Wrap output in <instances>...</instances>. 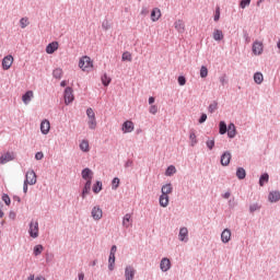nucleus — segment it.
Masks as SVG:
<instances>
[{
  "instance_id": "17",
  "label": "nucleus",
  "mask_w": 280,
  "mask_h": 280,
  "mask_svg": "<svg viewBox=\"0 0 280 280\" xmlns=\"http://www.w3.org/2000/svg\"><path fill=\"white\" fill-rule=\"evenodd\" d=\"M269 202H279L280 201V192L279 191H271L268 196Z\"/></svg>"
},
{
  "instance_id": "20",
  "label": "nucleus",
  "mask_w": 280,
  "mask_h": 280,
  "mask_svg": "<svg viewBox=\"0 0 280 280\" xmlns=\"http://www.w3.org/2000/svg\"><path fill=\"white\" fill-rule=\"evenodd\" d=\"M187 235H189V230H187V228H182L179 230V241L180 242H187Z\"/></svg>"
},
{
  "instance_id": "62",
  "label": "nucleus",
  "mask_w": 280,
  "mask_h": 280,
  "mask_svg": "<svg viewBox=\"0 0 280 280\" xmlns=\"http://www.w3.org/2000/svg\"><path fill=\"white\" fill-rule=\"evenodd\" d=\"M141 14H142L143 16H148V14H149L148 9H142Z\"/></svg>"
},
{
  "instance_id": "57",
  "label": "nucleus",
  "mask_w": 280,
  "mask_h": 280,
  "mask_svg": "<svg viewBox=\"0 0 280 280\" xmlns=\"http://www.w3.org/2000/svg\"><path fill=\"white\" fill-rule=\"evenodd\" d=\"M214 21H220V8L215 11Z\"/></svg>"
},
{
  "instance_id": "22",
  "label": "nucleus",
  "mask_w": 280,
  "mask_h": 280,
  "mask_svg": "<svg viewBox=\"0 0 280 280\" xmlns=\"http://www.w3.org/2000/svg\"><path fill=\"white\" fill-rule=\"evenodd\" d=\"M34 97V92L33 91H27L23 96L22 101L24 104H30L32 102V98Z\"/></svg>"
},
{
  "instance_id": "27",
  "label": "nucleus",
  "mask_w": 280,
  "mask_h": 280,
  "mask_svg": "<svg viewBox=\"0 0 280 280\" xmlns=\"http://www.w3.org/2000/svg\"><path fill=\"white\" fill-rule=\"evenodd\" d=\"M236 176L238 180H244V178H246V170H244V167H238L236 171Z\"/></svg>"
},
{
  "instance_id": "29",
  "label": "nucleus",
  "mask_w": 280,
  "mask_h": 280,
  "mask_svg": "<svg viewBox=\"0 0 280 280\" xmlns=\"http://www.w3.org/2000/svg\"><path fill=\"white\" fill-rule=\"evenodd\" d=\"M254 82H256V84H261V82H264V74L261 72H256L254 74Z\"/></svg>"
},
{
  "instance_id": "61",
  "label": "nucleus",
  "mask_w": 280,
  "mask_h": 280,
  "mask_svg": "<svg viewBox=\"0 0 280 280\" xmlns=\"http://www.w3.org/2000/svg\"><path fill=\"white\" fill-rule=\"evenodd\" d=\"M27 185H30V184H27V182H24V185H23V191H24V194H27Z\"/></svg>"
},
{
  "instance_id": "45",
  "label": "nucleus",
  "mask_w": 280,
  "mask_h": 280,
  "mask_svg": "<svg viewBox=\"0 0 280 280\" xmlns=\"http://www.w3.org/2000/svg\"><path fill=\"white\" fill-rule=\"evenodd\" d=\"M119 177H115L112 182V189H118L119 188Z\"/></svg>"
},
{
  "instance_id": "40",
  "label": "nucleus",
  "mask_w": 280,
  "mask_h": 280,
  "mask_svg": "<svg viewBox=\"0 0 280 280\" xmlns=\"http://www.w3.org/2000/svg\"><path fill=\"white\" fill-rule=\"evenodd\" d=\"M20 25H21L22 30H25V27L30 25V20H27V18H22L20 20Z\"/></svg>"
},
{
  "instance_id": "35",
  "label": "nucleus",
  "mask_w": 280,
  "mask_h": 280,
  "mask_svg": "<svg viewBox=\"0 0 280 280\" xmlns=\"http://www.w3.org/2000/svg\"><path fill=\"white\" fill-rule=\"evenodd\" d=\"M174 174H176V166L171 165L167 167L165 175L166 176H174Z\"/></svg>"
},
{
  "instance_id": "39",
  "label": "nucleus",
  "mask_w": 280,
  "mask_h": 280,
  "mask_svg": "<svg viewBox=\"0 0 280 280\" xmlns=\"http://www.w3.org/2000/svg\"><path fill=\"white\" fill-rule=\"evenodd\" d=\"M94 194H100L102 191V182H96V184L93 186Z\"/></svg>"
},
{
  "instance_id": "10",
  "label": "nucleus",
  "mask_w": 280,
  "mask_h": 280,
  "mask_svg": "<svg viewBox=\"0 0 280 280\" xmlns=\"http://www.w3.org/2000/svg\"><path fill=\"white\" fill-rule=\"evenodd\" d=\"M104 215V212L102 211V208H100V206H95L92 209V218L93 220H102Z\"/></svg>"
},
{
  "instance_id": "36",
  "label": "nucleus",
  "mask_w": 280,
  "mask_h": 280,
  "mask_svg": "<svg viewBox=\"0 0 280 280\" xmlns=\"http://www.w3.org/2000/svg\"><path fill=\"white\" fill-rule=\"evenodd\" d=\"M101 80H102V84H103L104 86H108V84H110V82H112V79L108 77V74H104V75L101 78Z\"/></svg>"
},
{
  "instance_id": "21",
  "label": "nucleus",
  "mask_w": 280,
  "mask_h": 280,
  "mask_svg": "<svg viewBox=\"0 0 280 280\" xmlns=\"http://www.w3.org/2000/svg\"><path fill=\"white\" fill-rule=\"evenodd\" d=\"M174 191V187H172V184H165L162 186V196H170Z\"/></svg>"
},
{
  "instance_id": "53",
  "label": "nucleus",
  "mask_w": 280,
  "mask_h": 280,
  "mask_svg": "<svg viewBox=\"0 0 280 280\" xmlns=\"http://www.w3.org/2000/svg\"><path fill=\"white\" fill-rule=\"evenodd\" d=\"M219 80H220L222 86H224V84H228V82H229V81L226 80V74H223L222 77H220Z\"/></svg>"
},
{
  "instance_id": "23",
  "label": "nucleus",
  "mask_w": 280,
  "mask_h": 280,
  "mask_svg": "<svg viewBox=\"0 0 280 280\" xmlns=\"http://www.w3.org/2000/svg\"><path fill=\"white\" fill-rule=\"evenodd\" d=\"M212 38L214 40H224V33L221 30L215 28L212 33Z\"/></svg>"
},
{
  "instance_id": "47",
  "label": "nucleus",
  "mask_w": 280,
  "mask_h": 280,
  "mask_svg": "<svg viewBox=\"0 0 280 280\" xmlns=\"http://www.w3.org/2000/svg\"><path fill=\"white\" fill-rule=\"evenodd\" d=\"M259 209H261V206H259L258 203H254L249 207L250 213H255V211H259Z\"/></svg>"
},
{
  "instance_id": "33",
  "label": "nucleus",
  "mask_w": 280,
  "mask_h": 280,
  "mask_svg": "<svg viewBox=\"0 0 280 280\" xmlns=\"http://www.w3.org/2000/svg\"><path fill=\"white\" fill-rule=\"evenodd\" d=\"M62 69L61 68H56L54 71H52V75L54 78H56V80H60V78H62Z\"/></svg>"
},
{
  "instance_id": "60",
  "label": "nucleus",
  "mask_w": 280,
  "mask_h": 280,
  "mask_svg": "<svg viewBox=\"0 0 280 280\" xmlns=\"http://www.w3.org/2000/svg\"><path fill=\"white\" fill-rule=\"evenodd\" d=\"M5 213H3V203L0 201V218H3Z\"/></svg>"
},
{
  "instance_id": "26",
  "label": "nucleus",
  "mask_w": 280,
  "mask_h": 280,
  "mask_svg": "<svg viewBox=\"0 0 280 280\" xmlns=\"http://www.w3.org/2000/svg\"><path fill=\"white\" fill-rule=\"evenodd\" d=\"M160 205L162 206V207H167L168 205H170V196H167V195H161L160 196Z\"/></svg>"
},
{
  "instance_id": "52",
  "label": "nucleus",
  "mask_w": 280,
  "mask_h": 280,
  "mask_svg": "<svg viewBox=\"0 0 280 280\" xmlns=\"http://www.w3.org/2000/svg\"><path fill=\"white\" fill-rule=\"evenodd\" d=\"M247 5H250V0H242L240 7L244 10Z\"/></svg>"
},
{
  "instance_id": "11",
  "label": "nucleus",
  "mask_w": 280,
  "mask_h": 280,
  "mask_svg": "<svg viewBox=\"0 0 280 280\" xmlns=\"http://www.w3.org/2000/svg\"><path fill=\"white\" fill-rule=\"evenodd\" d=\"M49 130H51V124L47 119L43 120L40 124L42 135H49Z\"/></svg>"
},
{
  "instance_id": "1",
  "label": "nucleus",
  "mask_w": 280,
  "mask_h": 280,
  "mask_svg": "<svg viewBox=\"0 0 280 280\" xmlns=\"http://www.w3.org/2000/svg\"><path fill=\"white\" fill-rule=\"evenodd\" d=\"M79 67L83 71L89 72V71H91V69H93V60H91V57H89V56H83L79 60Z\"/></svg>"
},
{
  "instance_id": "12",
  "label": "nucleus",
  "mask_w": 280,
  "mask_h": 280,
  "mask_svg": "<svg viewBox=\"0 0 280 280\" xmlns=\"http://www.w3.org/2000/svg\"><path fill=\"white\" fill-rule=\"evenodd\" d=\"M160 268H161L162 272H167V270H170V268H172V261H170L168 258H163L160 262Z\"/></svg>"
},
{
  "instance_id": "6",
  "label": "nucleus",
  "mask_w": 280,
  "mask_h": 280,
  "mask_svg": "<svg viewBox=\"0 0 280 280\" xmlns=\"http://www.w3.org/2000/svg\"><path fill=\"white\" fill-rule=\"evenodd\" d=\"M135 275H137V270L132 266H127L125 268V279L126 280H135Z\"/></svg>"
},
{
  "instance_id": "25",
  "label": "nucleus",
  "mask_w": 280,
  "mask_h": 280,
  "mask_svg": "<svg viewBox=\"0 0 280 280\" xmlns=\"http://www.w3.org/2000/svg\"><path fill=\"white\" fill-rule=\"evenodd\" d=\"M89 194H91V179H89L86 183H85V186L82 190V198H86V196H89Z\"/></svg>"
},
{
  "instance_id": "2",
  "label": "nucleus",
  "mask_w": 280,
  "mask_h": 280,
  "mask_svg": "<svg viewBox=\"0 0 280 280\" xmlns=\"http://www.w3.org/2000/svg\"><path fill=\"white\" fill-rule=\"evenodd\" d=\"M28 233H30V235H31L34 240H36V237H38V221L32 220V221L30 222Z\"/></svg>"
},
{
  "instance_id": "30",
  "label": "nucleus",
  "mask_w": 280,
  "mask_h": 280,
  "mask_svg": "<svg viewBox=\"0 0 280 280\" xmlns=\"http://www.w3.org/2000/svg\"><path fill=\"white\" fill-rule=\"evenodd\" d=\"M88 126L90 130H95L97 128V120L95 118H89Z\"/></svg>"
},
{
  "instance_id": "55",
  "label": "nucleus",
  "mask_w": 280,
  "mask_h": 280,
  "mask_svg": "<svg viewBox=\"0 0 280 280\" xmlns=\"http://www.w3.org/2000/svg\"><path fill=\"white\" fill-rule=\"evenodd\" d=\"M27 280H45V278H43L42 276H38L36 278H34V275H31Z\"/></svg>"
},
{
  "instance_id": "13",
  "label": "nucleus",
  "mask_w": 280,
  "mask_h": 280,
  "mask_svg": "<svg viewBox=\"0 0 280 280\" xmlns=\"http://www.w3.org/2000/svg\"><path fill=\"white\" fill-rule=\"evenodd\" d=\"M122 226L125 229H130V226H132V214L127 213L124 215L122 218Z\"/></svg>"
},
{
  "instance_id": "4",
  "label": "nucleus",
  "mask_w": 280,
  "mask_h": 280,
  "mask_svg": "<svg viewBox=\"0 0 280 280\" xmlns=\"http://www.w3.org/2000/svg\"><path fill=\"white\" fill-rule=\"evenodd\" d=\"M63 97H65V104L67 106H68V104H71V102H73V100H75V96H73V89L66 88Z\"/></svg>"
},
{
  "instance_id": "46",
  "label": "nucleus",
  "mask_w": 280,
  "mask_h": 280,
  "mask_svg": "<svg viewBox=\"0 0 280 280\" xmlns=\"http://www.w3.org/2000/svg\"><path fill=\"white\" fill-rule=\"evenodd\" d=\"M122 60L124 61H128V62H132V55L130 52H124L122 54Z\"/></svg>"
},
{
  "instance_id": "50",
  "label": "nucleus",
  "mask_w": 280,
  "mask_h": 280,
  "mask_svg": "<svg viewBox=\"0 0 280 280\" xmlns=\"http://www.w3.org/2000/svg\"><path fill=\"white\" fill-rule=\"evenodd\" d=\"M149 113H151V115H156V113H159V107H156V105H151Z\"/></svg>"
},
{
  "instance_id": "5",
  "label": "nucleus",
  "mask_w": 280,
  "mask_h": 280,
  "mask_svg": "<svg viewBox=\"0 0 280 280\" xmlns=\"http://www.w3.org/2000/svg\"><path fill=\"white\" fill-rule=\"evenodd\" d=\"M36 173L33 170L27 171L24 182L28 185H36Z\"/></svg>"
},
{
  "instance_id": "59",
  "label": "nucleus",
  "mask_w": 280,
  "mask_h": 280,
  "mask_svg": "<svg viewBox=\"0 0 280 280\" xmlns=\"http://www.w3.org/2000/svg\"><path fill=\"white\" fill-rule=\"evenodd\" d=\"M115 253H117V246L113 245L109 255H114L115 256Z\"/></svg>"
},
{
  "instance_id": "7",
  "label": "nucleus",
  "mask_w": 280,
  "mask_h": 280,
  "mask_svg": "<svg viewBox=\"0 0 280 280\" xmlns=\"http://www.w3.org/2000/svg\"><path fill=\"white\" fill-rule=\"evenodd\" d=\"M253 54L255 56H261L264 54V44L261 42H255L253 44Z\"/></svg>"
},
{
  "instance_id": "42",
  "label": "nucleus",
  "mask_w": 280,
  "mask_h": 280,
  "mask_svg": "<svg viewBox=\"0 0 280 280\" xmlns=\"http://www.w3.org/2000/svg\"><path fill=\"white\" fill-rule=\"evenodd\" d=\"M2 200L7 205V207H10V205H12V200L10 199V196H8V194L2 195Z\"/></svg>"
},
{
  "instance_id": "37",
  "label": "nucleus",
  "mask_w": 280,
  "mask_h": 280,
  "mask_svg": "<svg viewBox=\"0 0 280 280\" xmlns=\"http://www.w3.org/2000/svg\"><path fill=\"white\" fill-rule=\"evenodd\" d=\"M219 132H220V135H226V122L220 121V124H219Z\"/></svg>"
},
{
  "instance_id": "44",
  "label": "nucleus",
  "mask_w": 280,
  "mask_h": 280,
  "mask_svg": "<svg viewBox=\"0 0 280 280\" xmlns=\"http://www.w3.org/2000/svg\"><path fill=\"white\" fill-rule=\"evenodd\" d=\"M86 116H88V119H93L95 118V112L93 110V108L89 107L86 109Z\"/></svg>"
},
{
  "instance_id": "48",
  "label": "nucleus",
  "mask_w": 280,
  "mask_h": 280,
  "mask_svg": "<svg viewBox=\"0 0 280 280\" xmlns=\"http://www.w3.org/2000/svg\"><path fill=\"white\" fill-rule=\"evenodd\" d=\"M208 110L209 113H215L218 110V103L210 104Z\"/></svg>"
},
{
  "instance_id": "19",
  "label": "nucleus",
  "mask_w": 280,
  "mask_h": 280,
  "mask_svg": "<svg viewBox=\"0 0 280 280\" xmlns=\"http://www.w3.org/2000/svg\"><path fill=\"white\" fill-rule=\"evenodd\" d=\"M175 30L179 33L183 34L185 32V22L183 20H177L175 23Z\"/></svg>"
},
{
  "instance_id": "41",
  "label": "nucleus",
  "mask_w": 280,
  "mask_h": 280,
  "mask_svg": "<svg viewBox=\"0 0 280 280\" xmlns=\"http://www.w3.org/2000/svg\"><path fill=\"white\" fill-rule=\"evenodd\" d=\"M43 250H44L43 245H36V246L34 247V255H35L36 257H38V255H40V253H43Z\"/></svg>"
},
{
  "instance_id": "14",
  "label": "nucleus",
  "mask_w": 280,
  "mask_h": 280,
  "mask_svg": "<svg viewBox=\"0 0 280 280\" xmlns=\"http://www.w3.org/2000/svg\"><path fill=\"white\" fill-rule=\"evenodd\" d=\"M221 242H223V244H229V242H231V230H223L221 233Z\"/></svg>"
},
{
  "instance_id": "31",
  "label": "nucleus",
  "mask_w": 280,
  "mask_h": 280,
  "mask_svg": "<svg viewBox=\"0 0 280 280\" xmlns=\"http://www.w3.org/2000/svg\"><path fill=\"white\" fill-rule=\"evenodd\" d=\"M269 178H270V176L268 175V173L262 174L259 179L260 187H264V185H266V183H268Z\"/></svg>"
},
{
  "instance_id": "3",
  "label": "nucleus",
  "mask_w": 280,
  "mask_h": 280,
  "mask_svg": "<svg viewBox=\"0 0 280 280\" xmlns=\"http://www.w3.org/2000/svg\"><path fill=\"white\" fill-rule=\"evenodd\" d=\"M12 65H14V57L12 55H8L2 59L3 71L10 70Z\"/></svg>"
},
{
  "instance_id": "28",
  "label": "nucleus",
  "mask_w": 280,
  "mask_h": 280,
  "mask_svg": "<svg viewBox=\"0 0 280 280\" xmlns=\"http://www.w3.org/2000/svg\"><path fill=\"white\" fill-rule=\"evenodd\" d=\"M92 174L93 172H91V168H84L82 171V178H84V180H91Z\"/></svg>"
},
{
  "instance_id": "49",
  "label": "nucleus",
  "mask_w": 280,
  "mask_h": 280,
  "mask_svg": "<svg viewBox=\"0 0 280 280\" xmlns=\"http://www.w3.org/2000/svg\"><path fill=\"white\" fill-rule=\"evenodd\" d=\"M178 84L179 86H185V84H187V79H185V77H178Z\"/></svg>"
},
{
  "instance_id": "51",
  "label": "nucleus",
  "mask_w": 280,
  "mask_h": 280,
  "mask_svg": "<svg viewBox=\"0 0 280 280\" xmlns=\"http://www.w3.org/2000/svg\"><path fill=\"white\" fill-rule=\"evenodd\" d=\"M206 145H207V148H209V150H211L212 148L215 147V140H208L206 142Z\"/></svg>"
},
{
  "instance_id": "15",
  "label": "nucleus",
  "mask_w": 280,
  "mask_h": 280,
  "mask_svg": "<svg viewBox=\"0 0 280 280\" xmlns=\"http://www.w3.org/2000/svg\"><path fill=\"white\" fill-rule=\"evenodd\" d=\"M229 163H231V152L226 151L221 156V165L226 167V165H229Z\"/></svg>"
},
{
  "instance_id": "18",
  "label": "nucleus",
  "mask_w": 280,
  "mask_h": 280,
  "mask_svg": "<svg viewBox=\"0 0 280 280\" xmlns=\"http://www.w3.org/2000/svg\"><path fill=\"white\" fill-rule=\"evenodd\" d=\"M55 51H58V42H52L46 47V54H54Z\"/></svg>"
},
{
  "instance_id": "32",
  "label": "nucleus",
  "mask_w": 280,
  "mask_h": 280,
  "mask_svg": "<svg viewBox=\"0 0 280 280\" xmlns=\"http://www.w3.org/2000/svg\"><path fill=\"white\" fill-rule=\"evenodd\" d=\"M190 145L194 148L198 143V138L196 137V132L191 131L189 135Z\"/></svg>"
},
{
  "instance_id": "16",
  "label": "nucleus",
  "mask_w": 280,
  "mask_h": 280,
  "mask_svg": "<svg viewBox=\"0 0 280 280\" xmlns=\"http://www.w3.org/2000/svg\"><path fill=\"white\" fill-rule=\"evenodd\" d=\"M159 19H161V9L154 8L151 12V21L153 23H156V21H159Z\"/></svg>"
},
{
  "instance_id": "24",
  "label": "nucleus",
  "mask_w": 280,
  "mask_h": 280,
  "mask_svg": "<svg viewBox=\"0 0 280 280\" xmlns=\"http://www.w3.org/2000/svg\"><path fill=\"white\" fill-rule=\"evenodd\" d=\"M235 135H237V131L235 129V124H230L228 127V137H230V139H234Z\"/></svg>"
},
{
  "instance_id": "63",
  "label": "nucleus",
  "mask_w": 280,
  "mask_h": 280,
  "mask_svg": "<svg viewBox=\"0 0 280 280\" xmlns=\"http://www.w3.org/2000/svg\"><path fill=\"white\" fill-rule=\"evenodd\" d=\"M78 280H84V273L83 272L79 273V279Z\"/></svg>"
},
{
  "instance_id": "34",
  "label": "nucleus",
  "mask_w": 280,
  "mask_h": 280,
  "mask_svg": "<svg viewBox=\"0 0 280 280\" xmlns=\"http://www.w3.org/2000/svg\"><path fill=\"white\" fill-rule=\"evenodd\" d=\"M108 264L109 270H115V255L109 254Z\"/></svg>"
},
{
  "instance_id": "9",
  "label": "nucleus",
  "mask_w": 280,
  "mask_h": 280,
  "mask_svg": "<svg viewBox=\"0 0 280 280\" xmlns=\"http://www.w3.org/2000/svg\"><path fill=\"white\" fill-rule=\"evenodd\" d=\"M10 161H14V153L7 152L0 156V165H5Z\"/></svg>"
},
{
  "instance_id": "8",
  "label": "nucleus",
  "mask_w": 280,
  "mask_h": 280,
  "mask_svg": "<svg viewBox=\"0 0 280 280\" xmlns=\"http://www.w3.org/2000/svg\"><path fill=\"white\" fill-rule=\"evenodd\" d=\"M121 130L125 135L128 132H132L135 130V122H132V120L125 121L122 124Z\"/></svg>"
},
{
  "instance_id": "56",
  "label": "nucleus",
  "mask_w": 280,
  "mask_h": 280,
  "mask_svg": "<svg viewBox=\"0 0 280 280\" xmlns=\"http://www.w3.org/2000/svg\"><path fill=\"white\" fill-rule=\"evenodd\" d=\"M205 121H207V114H202L200 119H199V124H205Z\"/></svg>"
},
{
  "instance_id": "54",
  "label": "nucleus",
  "mask_w": 280,
  "mask_h": 280,
  "mask_svg": "<svg viewBox=\"0 0 280 280\" xmlns=\"http://www.w3.org/2000/svg\"><path fill=\"white\" fill-rule=\"evenodd\" d=\"M44 158H45V154H43V152H37L35 154L36 161H43Z\"/></svg>"
},
{
  "instance_id": "38",
  "label": "nucleus",
  "mask_w": 280,
  "mask_h": 280,
  "mask_svg": "<svg viewBox=\"0 0 280 280\" xmlns=\"http://www.w3.org/2000/svg\"><path fill=\"white\" fill-rule=\"evenodd\" d=\"M80 150H82V152H89V141L83 140V141L80 143Z\"/></svg>"
},
{
  "instance_id": "58",
  "label": "nucleus",
  "mask_w": 280,
  "mask_h": 280,
  "mask_svg": "<svg viewBox=\"0 0 280 280\" xmlns=\"http://www.w3.org/2000/svg\"><path fill=\"white\" fill-rule=\"evenodd\" d=\"M9 218H10V220H16V212L11 211L9 213Z\"/></svg>"
},
{
  "instance_id": "43",
  "label": "nucleus",
  "mask_w": 280,
  "mask_h": 280,
  "mask_svg": "<svg viewBox=\"0 0 280 280\" xmlns=\"http://www.w3.org/2000/svg\"><path fill=\"white\" fill-rule=\"evenodd\" d=\"M209 75V69L207 67L202 66L200 69V78H207Z\"/></svg>"
},
{
  "instance_id": "64",
  "label": "nucleus",
  "mask_w": 280,
  "mask_h": 280,
  "mask_svg": "<svg viewBox=\"0 0 280 280\" xmlns=\"http://www.w3.org/2000/svg\"><path fill=\"white\" fill-rule=\"evenodd\" d=\"M149 104H154V97L153 96L149 97Z\"/></svg>"
}]
</instances>
